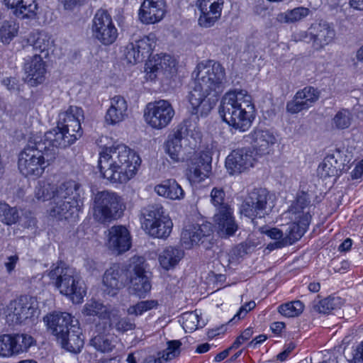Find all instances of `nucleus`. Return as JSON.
Segmentation results:
<instances>
[{
    "instance_id": "nucleus-1",
    "label": "nucleus",
    "mask_w": 363,
    "mask_h": 363,
    "mask_svg": "<svg viewBox=\"0 0 363 363\" xmlns=\"http://www.w3.org/2000/svg\"><path fill=\"white\" fill-rule=\"evenodd\" d=\"M193 75H195L194 86L188 100L191 113L204 117L210 113L224 89L225 68L218 62L204 60L197 65Z\"/></svg>"
},
{
    "instance_id": "nucleus-2",
    "label": "nucleus",
    "mask_w": 363,
    "mask_h": 363,
    "mask_svg": "<svg viewBox=\"0 0 363 363\" xmlns=\"http://www.w3.org/2000/svg\"><path fill=\"white\" fill-rule=\"evenodd\" d=\"M139 155L123 144L106 148L99 154L101 177L112 184H125L133 179L140 165Z\"/></svg>"
},
{
    "instance_id": "nucleus-3",
    "label": "nucleus",
    "mask_w": 363,
    "mask_h": 363,
    "mask_svg": "<svg viewBox=\"0 0 363 363\" xmlns=\"http://www.w3.org/2000/svg\"><path fill=\"white\" fill-rule=\"evenodd\" d=\"M219 112L225 123L240 132L247 131L255 118L252 96L242 89L227 92L222 98Z\"/></svg>"
},
{
    "instance_id": "nucleus-4",
    "label": "nucleus",
    "mask_w": 363,
    "mask_h": 363,
    "mask_svg": "<svg viewBox=\"0 0 363 363\" xmlns=\"http://www.w3.org/2000/svg\"><path fill=\"white\" fill-rule=\"evenodd\" d=\"M55 150L47 146L45 143L35 140L34 143L29 141L19 154V171L26 177H40L55 159Z\"/></svg>"
},
{
    "instance_id": "nucleus-5",
    "label": "nucleus",
    "mask_w": 363,
    "mask_h": 363,
    "mask_svg": "<svg viewBox=\"0 0 363 363\" xmlns=\"http://www.w3.org/2000/svg\"><path fill=\"white\" fill-rule=\"evenodd\" d=\"M48 276L62 294L69 296L73 303L82 302L86 291L84 283L75 269L60 262L51 267Z\"/></svg>"
},
{
    "instance_id": "nucleus-6",
    "label": "nucleus",
    "mask_w": 363,
    "mask_h": 363,
    "mask_svg": "<svg viewBox=\"0 0 363 363\" xmlns=\"http://www.w3.org/2000/svg\"><path fill=\"white\" fill-rule=\"evenodd\" d=\"M80 186L74 180L62 183L57 193V199L49 210L50 216L57 220H68L74 217L79 211Z\"/></svg>"
},
{
    "instance_id": "nucleus-7",
    "label": "nucleus",
    "mask_w": 363,
    "mask_h": 363,
    "mask_svg": "<svg viewBox=\"0 0 363 363\" xmlns=\"http://www.w3.org/2000/svg\"><path fill=\"white\" fill-rule=\"evenodd\" d=\"M143 221L142 225L152 237L167 238L170 235L173 223L164 208L159 205H151L143 208L142 212Z\"/></svg>"
},
{
    "instance_id": "nucleus-8",
    "label": "nucleus",
    "mask_w": 363,
    "mask_h": 363,
    "mask_svg": "<svg viewBox=\"0 0 363 363\" xmlns=\"http://www.w3.org/2000/svg\"><path fill=\"white\" fill-rule=\"evenodd\" d=\"M94 217L100 223L115 219L122 210V199L113 191H99L94 196Z\"/></svg>"
},
{
    "instance_id": "nucleus-9",
    "label": "nucleus",
    "mask_w": 363,
    "mask_h": 363,
    "mask_svg": "<svg viewBox=\"0 0 363 363\" xmlns=\"http://www.w3.org/2000/svg\"><path fill=\"white\" fill-rule=\"evenodd\" d=\"M174 115L175 111L171 103L161 99L147 104L144 118L152 128L162 130L170 124Z\"/></svg>"
},
{
    "instance_id": "nucleus-10",
    "label": "nucleus",
    "mask_w": 363,
    "mask_h": 363,
    "mask_svg": "<svg viewBox=\"0 0 363 363\" xmlns=\"http://www.w3.org/2000/svg\"><path fill=\"white\" fill-rule=\"evenodd\" d=\"M269 193L265 189H255L250 191L242 203L240 212L241 214L252 219L264 218L270 212L268 207Z\"/></svg>"
},
{
    "instance_id": "nucleus-11",
    "label": "nucleus",
    "mask_w": 363,
    "mask_h": 363,
    "mask_svg": "<svg viewBox=\"0 0 363 363\" xmlns=\"http://www.w3.org/2000/svg\"><path fill=\"white\" fill-rule=\"evenodd\" d=\"M177 60L167 53H160L150 58L145 65V78L153 81L160 75L170 77L177 72Z\"/></svg>"
},
{
    "instance_id": "nucleus-12",
    "label": "nucleus",
    "mask_w": 363,
    "mask_h": 363,
    "mask_svg": "<svg viewBox=\"0 0 363 363\" xmlns=\"http://www.w3.org/2000/svg\"><path fill=\"white\" fill-rule=\"evenodd\" d=\"M4 313L8 320L20 324L38 315V303L33 297L23 296L11 301Z\"/></svg>"
},
{
    "instance_id": "nucleus-13",
    "label": "nucleus",
    "mask_w": 363,
    "mask_h": 363,
    "mask_svg": "<svg viewBox=\"0 0 363 363\" xmlns=\"http://www.w3.org/2000/svg\"><path fill=\"white\" fill-rule=\"evenodd\" d=\"M33 343L26 334H4L0 335V357L8 358L26 352Z\"/></svg>"
},
{
    "instance_id": "nucleus-14",
    "label": "nucleus",
    "mask_w": 363,
    "mask_h": 363,
    "mask_svg": "<svg viewBox=\"0 0 363 363\" xmlns=\"http://www.w3.org/2000/svg\"><path fill=\"white\" fill-rule=\"evenodd\" d=\"M211 157L206 152H194L188 162L186 176L191 183H200L208 177Z\"/></svg>"
},
{
    "instance_id": "nucleus-15",
    "label": "nucleus",
    "mask_w": 363,
    "mask_h": 363,
    "mask_svg": "<svg viewBox=\"0 0 363 363\" xmlns=\"http://www.w3.org/2000/svg\"><path fill=\"white\" fill-rule=\"evenodd\" d=\"M144 259L140 257H133L130 264V271L133 275L130 277V291L140 298L144 297L151 289V284L145 275L143 266Z\"/></svg>"
},
{
    "instance_id": "nucleus-16",
    "label": "nucleus",
    "mask_w": 363,
    "mask_h": 363,
    "mask_svg": "<svg viewBox=\"0 0 363 363\" xmlns=\"http://www.w3.org/2000/svg\"><path fill=\"white\" fill-rule=\"evenodd\" d=\"M84 120V111L82 108L70 106L67 110L58 115L57 128L67 130L69 133L79 138L82 135L81 121Z\"/></svg>"
},
{
    "instance_id": "nucleus-17",
    "label": "nucleus",
    "mask_w": 363,
    "mask_h": 363,
    "mask_svg": "<svg viewBox=\"0 0 363 363\" xmlns=\"http://www.w3.org/2000/svg\"><path fill=\"white\" fill-rule=\"evenodd\" d=\"M255 158L248 148L236 149L225 159V167L231 175L239 174L253 167Z\"/></svg>"
},
{
    "instance_id": "nucleus-18",
    "label": "nucleus",
    "mask_w": 363,
    "mask_h": 363,
    "mask_svg": "<svg viewBox=\"0 0 363 363\" xmlns=\"http://www.w3.org/2000/svg\"><path fill=\"white\" fill-rule=\"evenodd\" d=\"M48 330L56 337L57 341L64 337L70 330L73 323V317L66 312H53L43 318Z\"/></svg>"
},
{
    "instance_id": "nucleus-19",
    "label": "nucleus",
    "mask_w": 363,
    "mask_h": 363,
    "mask_svg": "<svg viewBox=\"0 0 363 363\" xmlns=\"http://www.w3.org/2000/svg\"><path fill=\"white\" fill-rule=\"evenodd\" d=\"M245 138L256 152L260 155L269 154L277 143L274 134L267 129L256 128Z\"/></svg>"
},
{
    "instance_id": "nucleus-20",
    "label": "nucleus",
    "mask_w": 363,
    "mask_h": 363,
    "mask_svg": "<svg viewBox=\"0 0 363 363\" xmlns=\"http://www.w3.org/2000/svg\"><path fill=\"white\" fill-rule=\"evenodd\" d=\"M106 245L116 254L128 251L131 246L130 235L128 229L123 225L112 226L108 230Z\"/></svg>"
},
{
    "instance_id": "nucleus-21",
    "label": "nucleus",
    "mask_w": 363,
    "mask_h": 363,
    "mask_svg": "<svg viewBox=\"0 0 363 363\" xmlns=\"http://www.w3.org/2000/svg\"><path fill=\"white\" fill-rule=\"evenodd\" d=\"M213 221L220 237L231 236L238 228L229 206H220L213 216Z\"/></svg>"
},
{
    "instance_id": "nucleus-22",
    "label": "nucleus",
    "mask_w": 363,
    "mask_h": 363,
    "mask_svg": "<svg viewBox=\"0 0 363 363\" xmlns=\"http://www.w3.org/2000/svg\"><path fill=\"white\" fill-rule=\"evenodd\" d=\"M166 13L164 0H144L138 12L141 23H158Z\"/></svg>"
},
{
    "instance_id": "nucleus-23",
    "label": "nucleus",
    "mask_w": 363,
    "mask_h": 363,
    "mask_svg": "<svg viewBox=\"0 0 363 363\" xmlns=\"http://www.w3.org/2000/svg\"><path fill=\"white\" fill-rule=\"evenodd\" d=\"M26 80L31 86L44 82L47 73L46 63L39 55H33L24 65Z\"/></svg>"
},
{
    "instance_id": "nucleus-24",
    "label": "nucleus",
    "mask_w": 363,
    "mask_h": 363,
    "mask_svg": "<svg viewBox=\"0 0 363 363\" xmlns=\"http://www.w3.org/2000/svg\"><path fill=\"white\" fill-rule=\"evenodd\" d=\"M211 233L212 227L209 223L189 225L182 232L181 242L185 248L190 249L197 245L202 238L210 235Z\"/></svg>"
},
{
    "instance_id": "nucleus-25",
    "label": "nucleus",
    "mask_w": 363,
    "mask_h": 363,
    "mask_svg": "<svg viewBox=\"0 0 363 363\" xmlns=\"http://www.w3.org/2000/svg\"><path fill=\"white\" fill-rule=\"evenodd\" d=\"M77 139L76 136L69 133L67 130H62L57 128V126L48 132L44 135L43 140H40L42 143H45V145L50 148H53L56 152V148H65L73 144ZM57 154V152H55Z\"/></svg>"
},
{
    "instance_id": "nucleus-26",
    "label": "nucleus",
    "mask_w": 363,
    "mask_h": 363,
    "mask_svg": "<svg viewBox=\"0 0 363 363\" xmlns=\"http://www.w3.org/2000/svg\"><path fill=\"white\" fill-rule=\"evenodd\" d=\"M313 40L315 49H320L330 43L335 37V31L329 24H312L306 33L305 38Z\"/></svg>"
},
{
    "instance_id": "nucleus-27",
    "label": "nucleus",
    "mask_w": 363,
    "mask_h": 363,
    "mask_svg": "<svg viewBox=\"0 0 363 363\" xmlns=\"http://www.w3.org/2000/svg\"><path fill=\"white\" fill-rule=\"evenodd\" d=\"M128 116V104L121 96H115L111 99V105L105 119L108 124L114 125L125 119Z\"/></svg>"
},
{
    "instance_id": "nucleus-28",
    "label": "nucleus",
    "mask_w": 363,
    "mask_h": 363,
    "mask_svg": "<svg viewBox=\"0 0 363 363\" xmlns=\"http://www.w3.org/2000/svg\"><path fill=\"white\" fill-rule=\"evenodd\" d=\"M28 43L35 50L40 51L48 57L50 52H53L55 41L51 35L45 31L35 30L29 35Z\"/></svg>"
},
{
    "instance_id": "nucleus-29",
    "label": "nucleus",
    "mask_w": 363,
    "mask_h": 363,
    "mask_svg": "<svg viewBox=\"0 0 363 363\" xmlns=\"http://www.w3.org/2000/svg\"><path fill=\"white\" fill-rule=\"evenodd\" d=\"M121 274L122 269L118 264H114L106 269L103 277V285L108 294L116 295L123 286Z\"/></svg>"
},
{
    "instance_id": "nucleus-30",
    "label": "nucleus",
    "mask_w": 363,
    "mask_h": 363,
    "mask_svg": "<svg viewBox=\"0 0 363 363\" xmlns=\"http://www.w3.org/2000/svg\"><path fill=\"white\" fill-rule=\"evenodd\" d=\"M186 128L181 126L174 132L173 134L169 135L166 143V152L174 162H179L183 160L181 157L182 149V140L184 138Z\"/></svg>"
},
{
    "instance_id": "nucleus-31",
    "label": "nucleus",
    "mask_w": 363,
    "mask_h": 363,
    "mask_svg": "<svg viewBox=\"0 0 363 363\" xmlns=\"http://www.w3.org/2000/svg\"><path fill=\"white\" fill-rule=\"evenodd\" d=\"M70 330L60 338L58 342L62 347L69 352L78 353L84 346V338L82 337V330L78 325L75 324L71 325Z\"/></svg>"
},
{
    "instance_id": "nucleus-32",
    "label": "nucleus",
    "mask_w": 363,
    "mask_h": 363,
    "mask_svg": "<svg viewBox=\"0 0 363 363\" xmlns=\"http://www.w3.org/2000/svg\"><path fill=\"white\" fill-rule=\"evenodd\" d=\"M211 0H198L197 7L201 12L199 21L215 23L221 15L223 2H211Z\"/></svg>"
},
{
    "instance_id": "nucleus-33",
    "label": "nucleus",
    "mask_w": 363,
    "mask_h": 363,
    "mask_svg": "<svg viewBox=\"0 0 363 363\" xmlns=\"http://www.w3.org/2000/svg\"><path fill=\"white\" fill-rule=\"evenodd\" d=\"M5 2L19 19L32 18L36 14L38 6L35 0H5Z\"/></svg>"
},
{
    "instance_id": "nucleus-34",
    "label": "nucleus",
    "mask_w": 363,
    "mask_h": 363,
    "mask_svg": "<svg viewBox=\"0 0 363 363\" xmlns=\"http://www.w3.org/2000/svg\"><path fill=\"white\" fill-rule=\"evenodd\" d=\"M184 256V252L178 247L168 246L159 255L160 266L166 271L175 268Z\"/></svg>"
},
{
    "instance_id": "nucleus-35",
    "label": "nucleus",
    "mask_w": 363,
    "mask_h": 363,
    "mask_svg": "<svg viewBox=\"0 0 363 363\" xmlns=\"http://www.w3.org/2000/svg\"><path fill=\"white\" fill-rule=\"evenodd\" d=\"M155 191L160 196L171 199L181 200L184 191L175 179H166L155 186Z\"/></svg>"
},
{
    "instance_id": "nucleus-36",
    "label": "nucleus",
    "mask_w": 363,
    "mask_h": 363,
    "mask_svg": "<svg viewBox=\"0 0 363 363\" xmlns=\"http://www.w3.org/2000/svg\"><path fill=\"white\" fill-rule=\"evenodd\" d=\"M336 156H340V152L328 154L319 164L317 172L318 176L326 179L330 177H337L340 171V164H339Z\"/></svg>"
},
{
    "instance_id": "nucleus-37",
    "label": "nucleus",
    "mask_w": 363,
    "mask_h": 363,
    "mask_svg": "<svg viewBox=\"0 0 363 363\" xmlns=\"http://www.w3.org/2000/svg\"><path fill=\"white\" fill-rule=\"evenodd\" d=\"M92 32L94 37L104 45L113 44L118 35L114 24H93Z\"/></svg>"
},
{
    "instance_id": "nucleus-38",
    "label": "nucleus",
    "mask_w": 363,
    "mask_h": 363,
    "mask_svg": "<svg viewBox=\"0 0 363 363\" xmlns=\"http://www.w3.org/2000/svg\"><path fill=\"white\" fill-rule=\"evenodd\" d=\"M311 216L310 214H301V216H293L291 219L293 223L287 229L288 237L291 242L299 240L305 233L309 225Z\"/></svg>"
},
{
    "instance_id": "nucleus-39",
    "label": "nucleus",
    "mask_w": 363,
    "mask_h": 363,
    "mask_svg": "<svg viewBox=\"0 0 363 363\" xmlns=\"http://www.w3.org/2000/svg\"><path fill=\"white\" fill-rule=\"evenodd\" d=\"M60 190V185H55L49 183L47 181H40L38 182L35 189V198L38 201H48L52 199L53 201L57 199V193Z\"/></svg>"
},
{
    "instance_id": "nucleus-40",
    "label": "nucleus",
    "mask_w": 363,
    "mask_h": 363,
    "mask_svg": "<svg viewBox=\"0 0 363 363\" xmlns=\"http://www.w3.org/2000/svg\"><path fill=\"white\" fill-rule=\"evenodd\" d=\"M133 42L135 46L138 48V50L140 51V54L143 59L150 57L152 52L155 49L157 43V38L154 34H150L145 35L140 39L135 40Z\"/></svg>"
},
{
    "instance_id": "nucleus-41",
    "label": "nucleus",
    "mask_w": 363,
    "mask_h": 363,
    "mask_svg": "<svg viewBox=\"0 0 363 363\" xmlns=\"http://www.w3.org/2000/svg\"><path fill=\"white\" fill-rule=\"evenodd\" d=\"M352 121V114L349 109L341 108L332 118V128L335 130H345L348 128Z\"/></svg>"
},
{
    "instance_id": "nucleus-42",
    "label": "nucleus",
    "mask_w": 363,
    "mask_h": 363,
    "mask_svg": "<svg viewBox=\"0 0 363 363\" xmlns=\"http://www.w3.org/2000/svg\"><path fill=\"white\" fill-rule=\"evenodd\" d=\"M342 305V301L340 297L329 296L318 301L313 306L315 311L329 314L331 311L340 308Z\"/></svg>"
},
{
    "instance_id": "nucleus-43",
    "label": "nucleus",
    "mask_w": 363,
    "mask_h": 363,
    "mask_svg": "<svg viewBox=\"0 0 363 363\" xmlns=\"http://www.w3.org/2000/svg\"><path fill=\"white\" fill-rule=\"evenodd\" d=\"M83 313L86 315H96L101 319L108 318L110 316V313L106 306L93 300L88 301L84 305Z\"/></svg>"
},
{
    "instance_id": "nucleus-44",
    "label": "nucleus",
    "mask_w": 363,
    "mask_h": 363,
    "mask_svg": "<svg viewBox=\"0 0 363 363\" xmlns=\"http://www.w3.org/2000/svg\"><path fill=\"white\" fill-rule=\"evenodd\" d=\"M19 218V213L15 207H11L6 202L0 201V221L6 224L16 223Z\"/></svg>"
},
{
    "instance_id": "nucleus-45",
    "label": "nucleus",
    "mask_w": 363,
    "mask_h": 363,
    "mask_svg": "<svg viewBox=\"0 0 363 363\" xmlns=\"http://www.w3.org/2000/svg\"><path fill=\"white\" fill-rule=\"evenodd\" d=\"M296 94L308 106V108L312 107L320 97V91L318 89L311 86L298 90Z\"/></svg>"
},
{
    "instance_id": "nucleus-46",
    "label": "nucleus",
    "mask_w": 363,
    "mask_h": 363,
    "mask_svg": "<svg viewBox=\"0 0 363 363\" xmlns=\"http://www.w3.org/2000/svg\"><path fill=\"white\" fill-rule=\"evenodd\" d=\"M304 305L300 301H291L279 306L278 311L286 317H296L303 311Z\"/></svg>"
},
{
    "instance_id": "nucleus-47",
    "label": "nucleus",
    "mask_w": 363,
    "mask_h": 363,
    "mask_svg": "<svg viewBox=\"0 0 363 363\" xmlns=\"http://www.w3.org/2000/svg\"><path fill=\"white\" fill-rule=\"evenodd\" d=\"M310 203L308 196L305 192H301L297 196L296 201L291 205L289 213L292 216H301V214H309L305 212L304 209L308 207Z\"/></svg>"
},
{
    "instance_id": "nucleus-48",
    "label": "nucleus",
    "mask_w": 363,
    "mask_h": 363,
    "mask_svg": "<svg viewBox=\"0 0 363 363\" xmlns=\"http://www.w3.org/2000/svg\"><path fill=\"white\" fill-rule=\"evenodd\" d=\"M179 322L186 332H192L199 327V315L194 311L184 313L179 319Z\"/></svg>"
},
{
    "instance_id": "nucleus-49",
    "label": "nucleus",
    "mask_w": 363,
    "mask_h": 363,
    "mask_svg": "<svg viewBox=\"0 0 363 363\" xmlns=\"http://www.w3.org/2000/svg\"><path fill=\"white\" fill-rule=\"evenodd\" d=\"M158 303L155 300H146L137 303L135 305L130 306L127 312L128 315H133L139 316L143 315L145 312L156 308Z\"/></svg>"
},
{
    "instance_id": "nucleus-50",
    "label": "nucleus",
    "mask_w": 363,
    "mask_h": 363,
    "mask_svg": "<svg viewBox=\"0 0 363 363\" xmlns=\"http://www.w3.org/2000/svg\"><path fill=\"white\" fill-rule=\"evenodd\" d=\"M124 59L128 64L135 65L143 62V59L138 50L137 46L133 41L129 43L124 49Z\"/></svg>"
},
{
    "instance_id": "nucleus-51",
    "label": "nucleus",
    "mask_w": 363,
    "mask_h": 363,
    "mask_svg": "<svg viewBox=\"0 0 363 363\" xmlns=\"http://www.w3.org/2000/svg\"><path fill=\"white\" fill-rule=\"evenodd\" d=\"M18 24H2L0 27V40L4 44H9L18 32Z\"/></svg>"
},
{
    "instance_id": "nucleus-52",
    "label": "nucleus",
    "mask_w": 363,
    "mask_h": 363,
    "mask_svg": "<svg viewBox=\"0 0 363 363\" xmlns=\"http://www.w3.org/2000/svg\"><path fill=\"white\" fill-rule=\"evenodd\" d=\"M181 345L182 343L179 340L169 341L167 349L160 352L163 360L166 362L178 356L180 353L179 348Z\"/></svg>"
},
{
    "instance_id": "nucleus-53",
    "label": "nucleus",
    "mask_w": 363,
    "mask_h": 363,
    "mask_svg": "<svg viewBox=\"0 0 363 363\" xmlns=\"http://www.w3.org/2000/svg\"><path fill=\"white\" fill-rule=\"evenodd\" d=\"M310 13V10L305 7H297L292 10L287 11L285 13L286 22H296L302 21Z\"/></svg>"
},
{
    "instance_id": "nucleus-54",
    "label": "nucleus",
    "mask_w": 363,
    "mask_h": 363,
    "mask_svg": "<svg viewBox=\"0 0 363 363\" xmlns=\"http://www.w3.org/2000/svg\"><path fill=\"white\" fill-rule=\"evenodd\" d=\"M286 109L288 113L295 114L302 111L308 110V108L295 94L293 99L286 103Z\"/></svg>"
},
{
    "instance_id": "nucleus-55",
    "label": "nucleus",
    "mask_w": 363,
    "mask_h": 363,
    "mask_svg": "<svg viewBox=\"0 0 363 363\" xmlns=\"http://www.w3.org/2000/svg\"><path fill=\"white\" fill-rule=\"evenodd\" d=\"M114 327L117 331L125 333L128 330H134L135 328V324L130 318L124 317L119 318L115 323Z\"/></svg>"
},
{
    "instance_id": "nucleus-56",
    "label": "nucleus",
    "mask_w": 363,
    "mask_h": 363,
    "mask_svg": "<svg viewBox=\"0 0 363 363\" xmlns=\"http://www.w3.org/2000/svg\"><path fill=\"white\" fill-rule=\"evenodd\" d=\"M225 195V192L221 188L215 187L212 189L211 192V201L217 207V209L222 206H228L223 202Z\"/></svg>"
},
{
    "instance_id": "nucleus-57",
    "label": "nucleus",
    "mask_w": 363,
    "mask_h": 363,
    "mask_svg": "<svg viewBox=\"0 0 363 363\" xmlns=\"http://www.w3.org/2000/svg\"><path fill=\"white\" fill-rule=\"evenodd\" d=\"M255 306L256 303L254 301H250L247 303H245L240 308L233 318L229 320V323L235 322L243 318L247 315V313L255 308Z\"/></svg>"
},
{
    "instance_id": "nucleus-58",
    "label": "nucleus",
    "mask_w": 363,
    "mask_h": 363,
    "mask_svg": "<svg viewBox=\"0 0 363 363\" xmlns=\"http://www.w3.org/2000/svg\"><path fill=\"white\" fill-rule=\"evenodd\" d=\"M93 23H112V18L108 10L100 9L95 13Z\"/></svg>"
},
{
    "instance_id": "nucleus-59",
    "label": "nucleus",
    "mask_w": 363,
    "mask_h": 363,
    "mask_svg": "<svg viewBox=\"0 0 363 363\" xmlns=\"http://www.w3.org/2000/svg\"><path fill=\"white\" fill-rule=\"evenodd\" d=\"M2 84L11 92L20 90L19 80L16 77H6L2 80Z\"/></svg>"
},
{
    "instance_id": "nucleus-60",
    "label": "nucleus",
    "mask_w": 363,
    "mask_h": 363,
    "mask_svg": "<svg viewBox=\"0 0 363 363\" xmlns=\"http://www.w3.org/2000/svg\"><path fill=\"white\" fill-rule=\"evenodd\" d=\"M260 232L262 234H264L269 237L273 240H280L283 237V233L281 230L277 228H267L266 227H262L260 228Z\"/></svg>"
},
{
    "instance_id": "nucleus-61",
    "label": "nucleus",
    "mask_w": 363,
    "mask_h": 363,
    "mask_svg": "<svg viewBox=\"0 0 363 363\" xmlns=\"http://www.w3.org/2000/svg\"><path fill=\"white\" fill-rule=\"evenodd\" d=\"M333 270L335 272L345 273L350 267V263L347 260H343L339 263L333 262L332 263Z\"/></svg>"
},
{
    "instance_id": "nucleus-62",
    "label": "nucleus",
    "mask_w": 363,
    "mask_h": 363,
    "mask_svg": "<svg viewBox=\"0 0 363 363\" xmlns=\"http://www.w3.org/2000/svg\"><path fill=\"white\" fill-rule=\"evenodd\" d=\"M18 261V257L17 255H12L7 257L4 265L8 273L10 274L14 270Z\"/></svg>"
},
{
    "instance_id": "nucleus-63",
    "label": "nucleus",
    "mask_w": 363,
    "mask_h": 363,
    "mask_svg": "<svg viewBox=\"0 0 363 363\" xmlns=\"http://www.w3.org/2000/svg\"><path fill=\"white\" fill-rule=\"evenodd\" d=\"M295 347L296 345L294 342H289V344L285 345L284 350L277 355V359L281 362L284 361L287 358L289 354L291 352V351L294 350Z\"/></svg>"
},
{
    "instance_id": "nucleus-64",
    "label": "nucleus",
    "mask_w": 363,
    "mask_h": 363,
    "mask_svg": "<svg viewBox=\"0 0 363 363\" xmlns=\"http://www.w3.org/2000/svg\"><path fill=\"white\" fill-rule=\"evenodd\" d=\"M353 361L354 363H363V341L357 346Z\"/></svg>"
}]
</instances>
